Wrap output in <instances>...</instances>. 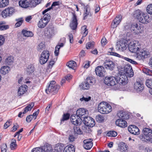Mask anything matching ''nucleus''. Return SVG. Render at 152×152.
<instances>
[{"label": "nucleus", "mask_w": 152, "mask_h": 152, "mask_svg": "<svg viewBox=\"0 0 152 152\" xmlns=\"http://www.w3.org/2000/svg\"><path fill=\"white\" fill-rule=\"evenodd\" d=\"M118 116L120 118L124 120L128 119L129 117V115L127 112H125L121 113H118Z\"/></svg>", "instance_id": "obj_27"}, {"label": "nucleus", "mask_w": 152, "mask_h": 152, "mask_svg": "<svg viewBox=\"0 0 152 152\" xmlns=\"http://www.w3.org/2000/svg\"><path fill=\"white\" fill-rule=\"evenodd\" d=\"M127 45L126 43L121 40L119 42L118 44H117V45L119 50L121 51H123L126 49Z\"/></svg>", "instance_id": "obj_23"}, {"label": "nucleus", "mask_w": 152, "mask_h": 152, "mask_svg": "<svg viewBox=\"0 0 152 152\" xmlns=\"http://www.w3.org/2000/svg\"><path fill=\"white\" fill-rule=\"evenodd\" d=\"M146 85L148 88H152V79L147 80L146 82Z\"/></svg>", "instance_id": "obj_52"}, {"label": "nucleus", "mask_w": 152, "mask_h": 152, "mask_svg": "<svg viewBox=\"0 0 152 152\" xmlns=\"http://www.w3.org/2000/svg\"><path fill=\"white\" fill-rule=\"evenodd\" d=\"M48 23V21H45L42 18L41 19L38 23V26L39 28H42L45 27Z\"/></svg>", "instance_id": "obj_33"}, {"label": "nucleus", "mask_w": 152, "mask_h": 152, "mask_svg": "<svg viewBox=\"0 0 152 152\" xmlns=\"http://www.w3.org/2000/svg\"><path fill=\"white\" fill-rule=\"evenodd\" d=\"M122 18L121 15H118L116 16L113 20L111 24V27L113 28H115L117 27V26L120 23Z\"/></svg>", "instance_id": "obj_19"}, {"label": "nucleus", "mask_w": 152, "mask_h": 152, "mask_svg": "<svg viewBox=\"0 0 152 152\" xmlns=\"http://www.w3.org/2000/svg\"><path fill=\"white\" fill-rule=\"evenodd\" d=\"M82 32L83 33V35L84 36H86L88 34V31L87 29L86 26H83L81 28Z\"/></svg>", "instance_id": "obj_46"}, {"label": "nucleus", "mask_w": 152, "mask_h": 152, "mask_svg": "<svg viewBox=\"0 0 152 152\" xmlns=\"http://www.w3.org/2000/svg\"><path fill=\"white\" fill-rule=\"evenodd\" d=\"M115 81L117 83L119 84L125 85L127 83V77L126 75H123L122 73L118 75L115 77Z\"/></svg>", "instance_id": "obj_5"}, {"label": "nucleus", "mask_w": 152, "mask_h": 152, "mask_svg": "<svg viewBox=\"0 0 152 152\" xmlns=\"http://www.w3.org/2000/svg\"><path fill=\"white\" fill-rule=\"evenodd\" d=\"M83 123L86 125L87 126L88 124V121H90L91 119V118L90 117H86L85 116L83 118Z\"/></svg>", "instance_id": "obj_49"}, {"label": "nucleus", "mask_w": 152, "mask_h": 152, "mask_svg": "<svg viewBox=\"0 0 152 152\" xmlns=\"http://www.w3.org/2000/svg\"><path fill=\"white\" fill-rule=\"evenodd\" d=\"M65 147L64 144L61 143L57 145L55 148V150H57L58 152H61Z\"/></svg>", "instance_id": "obj_35"}, {"label": "nucleus", "mask_w": 152, "mask_h": 152, "mask_svg": "<svg viewBox=\"0 0 152 152\" xmlns=\"http://www.w3.org/2000/svg\"><path fill=\"white\" fill-rule=\"evenodd\" d=\"M5 39L4 37L2 35H0V46L3 45L4 44Z\"/></svg>", "instance_id": "obj_61"}, {"label": "nucleus", "mask_w": 152, "mask_h": 152, "mask_svg": "<svg viewBox=\"0 0 152 152\" xmlns=\"http://www.w3.org/2000/svg\"><path fill=\"white\" fill-rule=\"evenodd\" d=\"M17 125H14L13 126L11 129V132H14L16 131L19 127V125L16 124Z\"/></svg>", "instance_id": "obj_64"}, {"label": "nucleus", "mask_w": 152, "mask_h": 152, "mask_svg": "<svg viewBox=\"0 0 152 152\" xmlns=\"http://www.w3.org/2000/svg\"><path fill=\"white\" fill-rule=\"evenodd\" d=\"M96 119L97 121L101 123L104 121V118L102 116L99 115L96 116Z\"/></svg>", "instance_id": "obj_47"}, {"label": "nucleus", "mask_w": 152, "mask_h": 152, "mask_svg": "<svg viewBox=\"0 0 152 152\" xmlns=\"http://www.w3.org/2000/svg\"><path fill=\"white\" fill-rule=\"evenodd\" d=\"M15 12V10L13 7H9L3 10L1 13L2 17L4 18L12 16Z\"/></svg>", "instance_id": "obj_6"}, {"label": "nucleus", "mask_w": 152, "mask_h": 152, "mask_svg": "<svg viewBox=\"0 0 152 152\" xmlns=\"http://www.w3.org/2000/svg\"><path fill=\"white\" fill-rule=\"evenodd\" d=\"M143 72L145 74L151 75H152V70L148 68H145L143 69Z\"/></svg>", "instance_id": "obj_50"}, {"label": "nucleus", "mask_w": 152, "mask_h": 152, "mask_svg": "<svg viewBox=\"0 0 152 152\" xmlns=\"http://www.w3.org/2000/svg\"><path fill=\"white\" fill-rule=\"evenodd\" d=\"M74 130V136L75 137L77 136L78 134H80L82 133V132L81 130L76 126H75L73 127Z\"/></svg>", "instance_id": "obj_38"}, {"label": "nucleus", "mask_w": 152, "mask_h": 152, "mask_svg": "<svg viewBox=\"0 0 152 152\" xmlns=\"http://www.w3.org/2000/svg\"><path fill=\"white\" fill-rule=\"evenodd\" d=\"M11 124V122L10 120H8L5 124L4 125V128L5 129L7 128Z\"/></svg>", "instance_id": "obj_59"}, {"label": "nucleus", "mask_w": 152, "mask_h": 152, "mask_svg": "<svg viewBox=\"0 0 152 152\" xmlns=\"http://www.w3.org/2000/svg\"><path fill=\"white\" fill-rule=\"evenodd\" d=\"M138 20L142 23L147 24L150 21V19L149 16L147 13L143 12Z\"/></svg>", "instance_id": "obj_13"}, {"label": "nucleus", "mask_w": 152, "mask_h": 152, "mask_svg": "<svg viewBox=\"0 0 152 152\" xmlns=\"http://www.w3.org/2000/svg\"><path fill=\"white\" fill-rule=\"evenodd\" d=\"M104 64L105 67L110 70H113L115 66V63L110 59L106 60L104 62Z\"/></svg>", "instance_id": "obj_11"}, {"label": "nucleus", "mask_w": 152, "mask_h": 152, "mask_svg": "<svg viewBox=\"0 0 152 152\" xmlns=\"http://www.w3.org/2000/svg\"><path fill=\"white\" fill-rule=\"evenodd\" d=\"M115 77H107L104 80V82L105 84L108 86H113L115 84Z\"/></svg>", "instance_id": "obj_8"}, {"label": "nucleus", "mask_w": 152, "mask_h": 152, "mask_svg": "<svg viewBox=\"0 0 152 152\" xmlns=\"http://www.w3.org/2000/svg\"><path fill=\"white\" fill-rule=\"evenodd\" d=\"M28 87L26 85H23L20 86L18 90V95L22 96L27 90Z\"/></svg>", "instance_id": "obj_20"}, {"label": "nucleus", "mask_w": 152, "mask_h": 152, "mask_svg": "<svg viewBox=\"0 0 152 152\" xmlns=\"http://www.w3.org/2000/svg\"><path fill=\"white\" fill-rule=\"evenodd\" d=\"M117 135V132L114 131H110L107 134V136L111 137H115Z\"/></svg>", "instance_id": "obj_44"}, {"label": "nucleus", "mask_w": 152, "mask_h": 152, "mask_svg": "<svg viewBox=\"0 0 152 152\" xmlns=\"http://www.w3.org/2000/svg\"><path fill=\"white\" fill-rule=\"evenodd\" d=\"M7 146L6 144H3L1 147V152H6Z\"/></svg>", "instance_id": "obj_60"}, {"label": "nucleus", "mask_w": 152, "mask_h": 152, "mask_svg": "<svg viewBox=\"0 0 152 152\" xmlns=\"http://www.w3.org/2000/svg\"><path fill=\"white\" fill-rule=\"evenodd\" d=\"M143 13V12L140 10L138 9L135 10L133 12V15L135 18L137 19L138 20Z\"/></svg>", "instance_id": "obj_28"}, {"label": "nucleus", "mask_w": 152, "mask_h": 152, "mask_svg": "<svg viewBox=\"0 0 152 152\" xmlns=\"http://www.w3.org/2000/svg\"><path fill=\"white\" fill-rule=\"evenodd\" d=\"M150 55L149 52L146 50H138L136 53V58L140 60H143L148 57Z\"/></svg>", "instance_id": "obj_4"}, {"label": "nucleus", "mask_w": 152, "mask_h": 152, "mask_svg": "<svg viewBox=\"0 0 152 152\" xmlns=\"http://www.w3.org/2000/svg\"><path fill=\"white\" fill-rule=\"evenodd\" d=\"M98 110L101 113L107 114L112 111L111 106L106 102H102L99 104L98 106Z\"/></svg>", "instance_id": "obj_3"}, {"label": "nucleus", "mask_w": 152, "mask_h": 152, "mask_svg": "<svg viewBox=\"0 0 152 152\" xmlns=\"http://www.w3.org/2000/svg\"><path fill=\"white\" fill-rule=\"evenodd\" d=\"M48 58H47L41 56L40 57L39 62L41 64H45L48 61Z\"/></svg>", "instance_id": "obj_45"}, {"label": "nucleus", "mask_w": 152, "mask_h": 152, "mask_svg": "<svg viewBox=\"0 0 152 152\" xmlns=\"http://www.w3.org/2000/svg\"><path fill=\"white\" fill-rule=\"evenodd\" d=\"M60 88V86L56 83L54 81H51L46 86L45 92L48 94L54 95L56 94Z\"/></svg>", "instance_id": "obj_2"}, {"label": "nucleus", "mask_w": 152, "mask_h": 152, "mask_svg": "<svg viewBox=\"0 0 152 152\" xmlns=\"http://www.w3.org/2000/svg\"><path fill=\"white\" fill-rule=\"evenodd\" d=\"M21 34L25 37H32L34 35L33 33L26 29H23L21 31Z\"/></svg>", "instance_id": "obj_26"}, {"label": "nucleus", "mask_w": 152, "mask_h": 152, "mask_svg": "<svg viewBox=\"0 0 152 152\" xmlns=\"http://www.w3.org/2000/svg\"><path fill=\"white\" fill-rule=\"evenodd\" d=\"M85 11L84 13V17L83 20H85L86 19L88 16H89L90 17L91 16V14L90 12V7L88 5H87L84 7Z\"/></svg>", "instance_id": "obj_22"}, {"label": "nucleus", "mask_w": 152, "mask_h": 152, "mask_svg": "<svg viewBox=\"0 0 152 152\" xmlns=\"http://www.w3.org/2000/svg\"><path fill=\"white\" fill-rule=\"evenodd\" d=\"M30 2V6L31 7H34L37 4H38L40 3L39 0H31Z\"/></svg>", "instance_id": "obj_43"}, {"label": "nucleus", "mask_w": 152, "mask_h": 152, "mask_svg": "<svg viewBox=\"0 0 152 152\" xmlns=\"http://www.w3.org/2000/svg\"><path fill=\"white\" fill-rule=\"evenodd\" d=\"M63 152H75V148L72 145H67L63 150Z\"/></svg>", "instance_id": "obj_31"}, {"label": "nucleus", "mask_w": 152, "mask_h": 152, "mask_svg": "<svg viewBox=\"0 0 152 152\" xmlns=\"http://www.w3.org/2000/svg\"><path fill=\"white\" fill-rule=\"evenodd\" d=\"M95 71L96 75L100 77L104 76L106 72L104 67L102 66H98L95 69Z\"/></svg>", "instance_id": "obj_10"}, {"label": "nucleus", "mask_w": 152, "mask_h": 152, "mask_svg": "<svg viewBox=\"0 0 152 152\" xmlns=\"http://www.w3.org/2000/svg\"><path fill=\"white\" fill-rule=\"evenodd\" d=\"M54 34V30L53 27H48L45 29V36L48 38H50Z\"/></svg>", "instance_id": "obj_17"}, {"label": "nucleus", "mask_w": 152, "mask_h": 152, "mask_svg": "<svg viewBox=\"0 0 152 152\" xmlns=\"http://www.w3.org/2000/svg\"><path fill=\"white\" fill-rule=\"evenodd\" d=\"M66 65L70 68L74 69L76 65V64L75 61H71L66 63Z\"/></svg>", "instance_id": "obj_39"}, {"label": "nucleus", "mask_w": 152, "mask_h": 152, "mask_svg": "<svg viewBox=\"0 0 152 152\" xmlns=\"http://www.w3.org/2000/svg\"><path fill=\"white\" fill-rule=\"evenodd\" d=\"M131 31L136 34L141 33L142 31L141 27L137 23L132 24L131 27Z\"/></svg>", "instance_id": "obj_9"}, {"label": "nucleus", "mask_w": 152, "mask_h": 152, "mask_svg": "<svg viewBox=\"0 0 152 152\" xmlns=\"http://www.w3.org/2000/svg\"><path fill=\"white\" fill-rule=\"evenodd\" d=\"M146 11L148 13L152 15V4L148 5L146 7Z\"/></svg>", "instance_id": "obj_54"}, {"label": "nucleus", "mask_w": 152, "mask_h": 152, "mask_svg": "<svg viewBox=\"0 0 152 152\" xmlns=\"http://www.w3.org/2000/svg\"><path fill=\"white\" fill-rule=\"evenodd\" d=\"M81 89L83 90H86L88 89L90 87V85L86 82L85 81L83 82L80 86Z\"/></svg>", "instance_id": "obj_36"}, {"label": "nucleus", "mask_w": 152, "mask_h": 152, "mask_svg": "<svg viewBox=\"0 0 152 152\" xmlns=\"http://www.w3.org/2000/svg\"><path fill=\"white\" fill-rule=\"evenodd\" d=\"M93 79L92 77H88L86 78V81L88 84H89V83H93Z\"/></svg>", "instance_id": "obj_63"}, {"label": "nucleus", "mask_w": 152, "mask_h": 152, "mask_svg": "<svg viewBox=\"0 0 152 152\" xmlns=\"http://www.w3.org/2000/svg\"><path fill=\"white\" fill-rule=\"evenodd\" d=\"M19 5L22 8H26L30 5V3L26 0H20L19 2Z\"/></svg>", "instance_id": "obj_25"}, {"label": "nucleus", "mask_w": 152, "mask_h": 152, "mask_svg": "<svg viewBox=\"0 0 152 152\" xmlns=\"http://www.w3.org/2000/svg\"><path fill=\"white\" fill-rule=\"evenodd\" d=\"M134 89L138 93L141 92L144 89V85L140 82L137 81L134 84Z\"/></svg>", "instance_id": "obj_15"}, {"label": "nucleus", "mask_w": 152, "mask_h": 152, "mask_svg": "<svg viewBox=\"0 0 152 152\" xmlns=\"http://www.w3.org/2000/svg\"><path fill=\"white\" fill-rule=\"evenodd\" d=\"M93 142H89L86 145H83V146L84 148L86 150H89L93 146Z\"/></svg>", "instance_id": "obj_53"}, {"label": "nucleus", "mask_w": 152, "mask_h": 152, "mask_svg": "<svg viewBox=\"0 0 152 152\" xmlns=\"http://www.w3.org/2000/svg\"><path fill=\"white\" fill-rule=\"evenodd\" d=\"M124 71L126 76L130 77L133 76L134 72L132 67L130 64H127L124 67Z\"/></svg>", "instance_id": "obj_12"}, {"label": "nucleus", "mask_w": 152, "mask_h": 152, "mask_svg": "<svg viewBox=\"0 0 152 152\" xmlns=\"http://www.w3.org/2000/svg\"><path fill=\"white\" fill-rule=\"evenodd\" d=\"M13 60V58L12 56H10L7 58L5 60V63L8 65L12 64Z\"/></svg>", "instance_id": "obj_42"}, {"label": "nucleus", "mask_w": 152, "mask_h": 152, "mask_svg": "<svg viewBox=\"0 0 152 152\" xmlns=\"http://www.w3.org/2000/svg\"><path fill=\"white\" fill-rule=\"evenodd\" d=\"M8 0H0V7H4L9 4Z\"/></svg>", "instance_id": "obj_41"}, {"label": "nucleus", "mask_w": 152, "mask_h": 152, "mask_svg": "<svg viewBox=\"0 0 152 152\" xmlns=\"http://www.w3.org/2000/svg\"><path fill=\"white\" fill-rule=\"evenodd\" d=\"M10 70V67L7 66H2L0 70L1 73L3 75H5L8 73Z\"/></svg>", "instance_id": "obj_30"}, {"label": "nucleus", "mask_w": 152, "mask_h": 152, "mask_svg": "<svg viewBox=\"0 0 152 152\" xmlns=\"http://www.w3.org/2000/svg\"><path fill=\"white\" fill-rule=\"evenodd\" d=\"M41 56L47 58H49L50 56L49 52L48 50H44L42 53Z\"/></svg>", "instance_id": "obj_48"}, {"label": "nucleus", "mask_w": 152, "mask_h": 152, "mask_svg": "<svg viewBox=\"0 0 152 152\" xmlns=\"http://www.w3.org/2000/svg\"><path fill=\"white\" fill-rule=\"evenodd\" d=\"M34 106V104L33 102L28 104L24 109V111L23 112V114H25L28 111H31Z\"/></svg>", "instance_id": "obj_32"}, {"label": "nucleus", "mask_w": 152, "mask_h": 152, "mask_svg": "<svg viewBox=\"0 0 152 152\" xmlns=\"http://www.w3.org/2000/svg\"><path fill=\"white\" fill-rule=\"evenodd\" d=\"M95 124V122L94 120L91 118V119L88 122V124L87 125L88 126L90 127H93Z\"/></svg>", "instance_id": "obj_51"}, {"label": "nucleus", "mask_w": 152, "mask_h": 152, "mask_svg": "<svg viewBox=\"0 0 152 152\" xmlns=\"http://www.w3.org/2000/svg\"><path fill=\"white\" fill-rule=\"evenodd\" d=\"M124 59L125 60L129 62H130V63H131L132 64H134L135 65L138 64L137 63L136 61H135L132 59H131L129 58L125 57L124 58Z\"/></svg>", "instance_id": "obj_57"}, {"label": "nucleus", "mask_w": 152, "mask_h": 152, "mask_svg": "<svg viewBox=\"0 0 152 152\" xmlns=\"http://www.w3.org/2000/svg\"><path fill=\"white\" fill-rule=\"evenodd\" d=\"M50 18V15L48 13H46L43 16L44 20L45 21H48Z\"/></svg>", "instance_id": "obj_56"}, {"label": "nucleus", "mask_w": 152, "mask_h": 152, "mask_svg": "<svg viewBox=\"0 0 152 152\" xmlns=\"http://www.w3.org/2000/svg\"><path fill=\"white\" fill-rule=\"evenodd\" d=\"M15 21H17V23L15 25L16 27H18L20 26L23 23V18H20L18 19H16Z\"/></svg>", "instance_id": "obj_37"}, {"label": "nucleus", "mask_w": 152, "mask_h": 152, "mask_svg": "<svg viewBox=\"0 0 152 152\" xmlns=\"http://www.w3.org/2000/svg\"><path fill=\"white\" fill-rule=\"evenodd\" d=\"M88 111L86 109L81 108L78 109L76 114H73L71 117V121L73 124L76 126L80 125L82 123L83 119Z\"/></svg>", "instance_id": "obj_1"}, {"label": "nucleus", "mask_w": 152, "mask_h": 152, "mask_svg": "<svg viewBox=\"0 0 152 152\" xmlns=\"http://www.w3.org/2000/svg\"><path fill=\"white\" fill-rule=\"evenodd\" d=\"M128 130L131 133L134 135H137L140 134L139 129L135 125L129 126L128 128Z\"/></svg>", "instance_id": "obj_16"}, {"label": "nucleus", "mask_w": 152, "mask_h": 152, "mask_svg": "<svg viewBox=\"0 0 152 152\" xmlns=\"http://www.w3.org/2000/svg\"><path fill=\"white\" fill-rule=\"evenodd\" d=\"M76 138L75 137L72 135H70L69 137V140L70 142H72Z\"/></svg>", "instance_id": "obj_62"}, {"label": "nucleus", "mask_w": 152, "mask_h": 152, "mask_svg": "<svg viewBox=\"0 0 152 152\" xmlns=\"http://www.w3.org/2000/svg\"><path fill=\"white\" fill-rule=\"evenodd\" d=\"M127 146L126 144L123 142H121L119 145V148L121 152H126L127 150Z\"/></svg>", "instance_id": "obj_29"}, {"label": "nucleus", "mask_w": 152, "mask_h": 152, "mask_svg": "<svg viewBox=\"0 0 152 152\" xmlns=\"http://www.w3.org/2000/svg\"><path fill=\"white\" fill-rule=\"evenodd\" d=\"M70 117V114L69 113H64L63 115V117L62 119L61 120L60 122V124H62V122L64 121H66L68 120Z\"/></svg>", "instance_id": "obj_40"}, {"label": "nucleus", "mask_w": 152, "mask_h": 152, "mask_svg": "<svg viewBox=\"0 0 152 152\" xmlns=\"http://www.w3.org/2000/svg\"><path fill=\"white\" fill-rule=\"evenodd\" d=\"M115 124L117 126L122 128H125L127 126L126 122L125 120L120 118L116 121Z\"/></svg>", "instance_id": "obj_21"}, {"label": "nucleus", "mask_w": 152, "mask_h": 152, "mask_svg": "<svg viewBox=\"0 0 152 152\" xmlns=\"http://www.w3.org/2000/svg\"><path fill=\"white\" fill-rule=\"evenodd\" d=\"M152 132V130L149 129V128H144L143 129L142 132V137L143 138L146 139V140H149L150 139L148 135H147L149 132Z\"/></svg>", "instance_id": "obj_24"}, {"label": "nucleus", "mask_w": 152, "mask_h": 152, "mask_svg": "<svg viewBox=\"0 0 152 152\" xmlns=\"http://www.w3.org/2000/svg\"><path fill=\"white\" fill-rule=\"evenodd\" d=\"M53 149L50 145H46L41 148H34L31 152H52Z\"/></svg>", "instance_id": "obj_7"}, {"label": "nucleus", "mask_w": 152, "mask_h": 152, "mask_svg": "<svg viewBox=\"0 0 152 152\" xmlns=\"http://www.w3.org/2000/svg\"><path fill=\"white\" fill-rule=\"evenodd\" d=\"M26 70L28 74H30L32 73L34 70V68L33 65L32 64H30L27 67Z\"/></svg>", "instance_id": "obj_34"}, {"label": "nucleus", "mask_w": 152, "mask_h": 152, "mask_svg": "<svg viewBox=\"0 0 152 152\" xmlns=\"http://www.w3.org/2000/svg\"><path fill=\"white\" fill-rule=\"evenodd\" d=\"M138 44L135 43L130 44L129 45L128 49L131 52L137 53L139 49V48L138 47Z\"/></svg>", "instance_id": "obj_18"}, {"label": "nucleus", "mask_w": 152, "mask_h": 152, "mask_svg": "<svg viewBox=\"0 0 152 152\" xmlns=\"http://www.w3.org/2000/svg\"><path fill=\"white\" fill-rule=\"evenodd\" d=\"M94 45V42H89L86 44V47L87 49H90L91 48H93Z\"/></svg>", "instance_id": "obj_55"}, {"label": "nucleus", "mask_w": 152, "mask_h": 152, "mask_svg": "<svg viewBox=\"0 0 152 152\" xmlns=\"http://www.w3.org/2000/svg\"><path fill=\"white\" fill-rule=\"evenodd\" d=\"M44 47V45L42 43H41L39 44L37 47V50L38 51H40L43 50Z\"/></svg>", "instance_id": "obj_58"}, {"label": "nucleus", "mask_w": 152, "mask_h": 152, "mask_svg": "<svg viewBox=\"0 0 152 152\" xmlns=\"http://www.w3.org/2000/svg\"><path fill=\"white\" fill-rule=\"evenodd\" d=\"M72 20L70 23V26L72 29L75 30L76 29L78 24L77 17L75 13H72Z\"/></svg>", "instance_id": "obj_14"}]
</instances>
